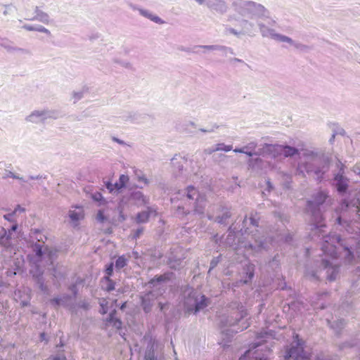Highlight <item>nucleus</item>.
Masks as SVG:
<instances>
[{
    "label": "nucleus",
    "mask_w": 360,
    "mask_h": 360,
    "mask_svg": "<svg viewBox=\"0 0 360 360\" xmlns=\"http://www.w3.org/2000/svg\"><path fill=\"white\" fill-rule=\"evenodd\" d=\"M352 245L343 243L342 240L336 233H330L322 236L321 250L326 256H330L333 259L340 257L345 262L349 263L353 259Z\"/></svg>",
    "instance_id": "f257e3e1"
},
{
    "label": "nucleus",
    "mask_w": 360,
    "mask_h": 360,
    "mask_svg": "<svg viewBox=\"0 0 360 360\" xmlns=\"http://www.w3.org/2000/svg\"><path fill=\"white\" fill-rule=\"evenodd\" d=\"M252 238L254 239L255 243L250 242L245 243L240 241L239 239L236 240V233L231 226L229 229V233L225 239V243L233 247L235 250H238L240 248H244L245 249H250L256 252L262 250H267L269 248L270 245L276 241H279L283 238V236L279 233L276 235V238H273V236L265 237L264 236H259L257 233L252 235Z\"/></svg>",
    "instance_id": "f03ea898"
},
{
    "label": "nucleus",
    "mask_w": 360,
    "mask_h": 360,
    "mask_svg": "<svg viewBox=\"0 0 360 360\" xmlns=\"http://www.w3.org/2000/svg\"><path fill=\"white\" fill-rule=\"evenodd\" d=\"M334 202V199L331 198L328 191H318L312 195V199L307 201V210L311 212L313 220L316 223L315 229L321 233L323 225L321 224L323 220L322 212L325 211L327 208L330 207Z\"/></svg>",
    "instance_id": "7ed1b4c3"
},
{
    "label": "nucleus",
    "mask_w": 360,
    "mask_h": 360,
    "mask_svg": "<svg viewBox=\"0 0 360 360\" xmlns=\"http://www.w3.org/2000/svg\"><path fill=\"white\" fill-rule=\"evenodd\" d=\"M303 155L306 158V162L298 165V172L303 173L302 168H304L307 174L313 173L314 178L321 181L328 170V160L322 154L314 151L307 150Z\"/></svg>",
    "instance_id": "20e7f679"
},
{
    "label": "nucleus",
    "mask_w": 360,
    "mask_h": 360,
    "mask_svg": "<svg viewBox=\"0 0 360 360\" xmlns=\"http://www.w3.org/2000/svg\"><path fill=\"white\" fill-rule=\"evenodd\" d=\"M322 270L326 271L327 280L333 281L339 274V265L328 261L327 259H322L319 265L318 262L316 264L315 267L307 266L304 276L311 281H316L320 279Z\"/></svg>",
    "instance_id": "39448f33"
},
{
    "label": "nucleus",
    "mask_w": 360,
    "mask_h": 360,
    "mask_svg": "<svg viewBox=\"0 0 360 360\" xmlns=\"http://www.w3.org/2000/svg\"><path fill=\"white\" fill-rule=\"evenodd\" d=\"M232 6L238 14L243 17H270V12L263 5L252 1L235 0Z\"/></svg>",
    "instance_id": "423d86ee"
},
{
    "label": "nucleus",
    "mask_w": 360,
    "mask_h": 360,
    "mask_svg": "<svg viewBox=\"0 0 360 360\" xmlns=\"http://www.w3.org/2000/svg\"><path fill=\"white\" fill-rule=\"evenodd\" d=\"M184 306L186 314H197L210 304V300L204 295L188 288L184 292Z\"/></svg>",
    "instance_id": "0eeeda50"
},
{
    "label": "nucleus",
    "mask_w": 360,
    "mask_h": 360,
    "mask_svg": "<svg viewBox=\"0 0 360 360\" xmlns=\"http://www.w3.org/2000/svg\"><path fill=\"white\" fill-rule=\"evenodd\" d=\"M166 279H167V277L165 275H161L151 279L148 282L149 287L154 289L141 297V306L146 313H148L151 311L154 301L165 291V290L162 289L164 287L162 283L165 281Z\"/></svg>",
    "instance_id": "6e6552de"
},
{
    "label": "nucleus",
    "mask_w": 360,
    "mask_h": 360,
    "mask_svg": "<svg viewBox=\"0 0 360 360\" xmlns=\"http://www.w3.org/2000/svg\"><path fill=\"white\" fill-rule=\"evenodd\" d=\"M174 198L182 200H185L186 199L195 200V212L198 214H202L204 213L205 206V200L200 196L199 192L194 186H190L184 191H179Z\"/></svg>",
    "instance_id": "1a4fd4ad"
},
{
    "label": "nucleus",
    "mask_w": 360,
    "mask_h": 360,
    "mask_svg": "<svg viewBox=\"0 0 360 360\" xmlns=\"http://www.w3.org/2000/svg\"><path fill=\"white\" fill-rule=\"evenodd\" d=\"M33 250L37 257V262L45 261L47 265H52L57 257V251L55 249L36 243L33 246Z\"/></svg>",
    "instance_id": "9d476101"
},
{
    "label": "nucleus",
    "mask_w": 360,
    "mask_h": 360,
    "mask_svg": "<svg viewBox=\"0 0 360 360\" xmlns=\"http://www.w3.org/2000/svg\"><path fill=\"white\" fill-rule=\"evenodd\" d=\"M144 339H148L144 354L145 360H161L163 357V346L151 337L145 335Z\"/></svg>",
    "instance_id": "9b49d317"
},
{
    "label": "nucleus",
    "mask_w": 360,
    "mask_h": 360,
    "mask_svg": "<svg viewBox=\"0 0 360 360\" xmlns=\"http://www.w3.org/2000/svg\"><path fill=\"white\" fill-rule=\"evenodd\" d=\"M58 117V112L56 110L41 109L32 111L25 117V120L31 123L38 124L44 122L49 119H57Z\"/></svg>",
    "instance_id": "f8f14e48"
},
{
    "label": "nucleus",
    "mask_w": 360,
    "mask_h": 360,
    "mask_svg": "<svg viewBox=\"0 0 360 360\" xmlns=\"http://www.w3.org/2000/svg\"><path fill=\"white\" fill-rule=\"evenodd\" d=\"M269 336H271V333H269L267 332L260 333L257 337L258 340H260L259 342L255 343L252 349H250L245 353V354L241 356L239 360H267V356L266 354H260L259 353V349L253 351L254 349L262 346V342H267L265 340V338H269Z\"/></svg>",
    "instance_id": "ddd939ff"
},
{
    "label": "nucleus",
    "mask_w": 360,
    "mask_h": 360,
    "mask_svg": "<svg viewBox=\"0 0 360 360\" xmlns=\"http://www.w3.org/2000/svg\"><path fill=\"white\" fill-rule=\"evenodd\" d=\"M18 229V224H13L11 229L6 231L2 228L0 230V245L5 248H9L13 244V240L17 237L16 231Z\"/></svg>",
    "instance_id": "4468645a"
},
{
    "label": "nucleus",
    "mask_w": 360,
    "mask_h": 360,
    "mask_svg": "<svg viewBox=\"0 0 360 360\" xmlns=\"http://www.w3.org/2000/svg\"><path fill=\"white\" fill-rule=\"evenodd\" d=\"M44 271L39 267V265H36L34 269L30 270V274L32 276L37 287L44 294H49V288L45 284V280L43 277Z\"/></svg>",
    "instance_id": "2eb2a0df"
},
{
    "label": "nucleus",
    "mask_w": 360,
    "mask_h": 360,
    "mask_svg": "<svg viewBox=\"0 0 360 360\" xmlns=\"http://www.w3.org/2000/svg\"><path fill=\"white\" fill-rule=\"evenodd\" d=\"M281 145L264 143L259 148V156L276 158L281 155Z\"/></svg>",
    "instance_id": "dca6fc26"
},
{
    "label": "nucleus",
    "mask_w": 360,
    "mask_h": 360,
    "mask_svg": "<svg viewBox=\"0 0 360 360\" xmlns=\"http://www.w3.org/2000/svg\"><path fill=\"white\" fill-rule=\"evenodd\" d=\"M338 167H340L339 172L335 176L334 181L335 182V186L337 188V191L339 193H344L347 191L348 188V179L345 177L344 174V165L340 161H338Z\"/></svg>",
    "instance_id": "f3484780"
},
{
    "label": "nucleus",
    "mask_w": 360,
    "mask_h": 360,
    "mask_svg": "<svg viewBox=\"0 0 360 360\" xmlns=\"http://www.w3.org/2000/svg\"><path fill=\"white\" fill-rule=\"evenodd\" d=\"M129 180V178L127 175L121 174L117 181H116L115 184L107 182L105 184V186L110 193H118L122 188L125 187Z\"/></svg>",
    "instance_id": "a211bd4d"
},
{
    "label": "nucleus",
    "mask_w": 360,
    "mask_h": 360,
    "mask_svg": "<svg viewBox=\"0 0 360 360\" xmlns=\"http://www.w3.org/2000/svg\"><path fill=\"white\" fill-rule=\"evenodd\" d=\"M217 214H208L207 217L210 220H214L219 224H224L226 220L231 217V214L227 208L221 206H217Z\"/></svg>",
    "instance_id": "6ab92c4d"
},
{
    "label": "nucleus",
    "mask_w": 360,
    "mask_h": 360,
    "mask_svg": "<svg viewBox=\"0 0 360 360\" xmlns=\"http://www.w3.org/2000/svg\"><path fill=\"white\" fill-rule=\"evenodd\" d=\"M204 4L210 10L221 14L226 13L228 8L224 0H205Z\"/></svg>",
    "instance_id": "aec40b11"
},
{
    "label": "nucleus",
    "mask_w": 360,
    "mask_h": 360,
    "mask_svg": "<svg viewBox=\"0 0 360 360\" xmlns=\"http://www.w3.org/2000/svg\"><path fill=\"white\" fill-rule=\"evenodd\" d=\"M257 143L256 141H250L247 145L240 148H235L233 151L238 153H244L249 157L255 155L259 156V149L257 150Z\"/></svg>",
    "instance_id": "412c9836"
},
{
    "label": "nucleus",
    "mask_w": 360,
    "mask_h": 360,
    "mask_svg": "<svg viewBox=\"0 0 360 360\" xmlns=\"http://www.w3.org/2000/svg\"><path fill=\"white\" fill-rule=\"evenodd\" d=\"M0 46L9 53H20L24 54L29 53L27 49L16 46L13 41L7 39H0Z\"/></svg>",
    "instance_id": "4be33fe9"
},
{
    "label": "nucleus",
    "mask_w": 360,
    "mask_h": 360,
    "mask_svg": "<svg viewBox=\"0 0 360 360\" xmlns=\"http://www.w3.org/2000/svg\"><path fill=\"white\" fill-rule=\"evenodd\" d=\"M130 199L138 207L144 206L149 203V198L140 191H132L130 194Z\"/></svg>",
    "instance_id": "5701e85b"
},
{
    "label": "nucleus",
    "mask_w": 360,
    "mask_h": 360,
    "mask_svg": "<svg viewBox=\"0 0 360 360\" xmlns=\"http://www.w3.org/2000/svg\"><path fill=\"white\" fill-rule=\"evenodd\" d=\"M34 13L35 14L33 16L25 18V20H37L44 24H49L51 21L50 16L47 13L44 12L38 6H36L34 8Z\"/></svg>",
    "instance_id": "b1692460"
},
{
    "label": "nucleus",
    "mask_w": 360,
    "mask_h": 360,
    "mask_svg": "<svg viewBox=\"0 0 360 360\" xmlns=\"http://www.w3.org/2000/svg\"><path fill=\"white\" fill-rule=\"evenodd\" d=\"M151 215H156V210L152 207H148L146 210L137 214L136 221L139 224L146 223Z\"/></svg>",
    "instance_id": "393cba45"
},
{
    "label": "nucleus",
    "mask_w": 360,
    "mask_h": 360,
    "mask_svg": "<svg viewBox=\"0 0 360 360\" xmlns=\"http://www.w3.org/2000/svg\"><path fill=\"white\" fill-rule=\"evenodd\" d=\"M250 224L252 226H258V221L255 218V217L251 216L249 219L245 217L243 221V228L240 229L241 234H250L252 233L253 231H249L250 228L248 226V224Z\"/></svg>",
    "instance_id": "a878e982"
},
{
    "label": "nucleus",
    "mask_w": 360,
    "mask_h": 360,
    "mask_svg": "<svg viewBox=\"0 0 360 360\" xmlns=\"http://www.w3.org/2000/svg\"><path fill=\"white\" fill-rule=\"evenodd\" d=\"M258 27L259 28V31L263 37H271V39L276 40V36L278 35V33H276L274 29L269 28L264 23L259 22Z\"/></svg>",
    "instance_id": "bb28decb"
},
{
    "label": "nucleus",
    "mask_w": 360,
    "mask_h": 360,
    "mask_svg": "<svg viewBox=\"0 0 360 360\" xmlns=\"http://www.w3.org/2000/svg\"><path fill=\"white\" fill-rule=\"evenodd\" d=\"M70 299V295H64L62 297H54L53 299H51L50 300V303L55 308H57L60 306L67 307L68 302L69 301Z\"/></svg>",
    "instance_id": "cd10ccee"
},
{
    "label": "nucleus",
    "mask_w": 360,
    "mask_h": 360,
    "mask_svg": "<svg viewBox=\"0 0 360 360\" xmlns=\"http://www.w3.org/2000/svg\"><path fill=\"white\" fill-rule=\"evenodd\" d=\"M137 10L139 12L140 15L150 20L151 21L156 22L158 24H163L164 23V21L160 18L154 15L150 11L143 9V8H137Z\"/></svg>",
    "instance_id": "c85d7f7f"
},
{
    "label": "nucleus",
    "mask_w": 360,
    "mask_h": 360,
    "mask_svg": "<svg viewBox=\"0 0 360 360\" xmlns=\"http://www.w3.org/2000/svg\"><path fill=\"white\" fill-rule=\"evenodd\" d=\"M22 27L27 31H34L46 34L48 36L51 35V33L49 30L40 25H32L25 24Z\"/></svg>",
    "instance_id": "c756f323"
},
{
    "label": "nucleus",
    "mask_w": 360,
    "mask_h": 360,
    "mask_svg": "<svg viewBox=\"0 0 360 360\" xmlns=\"http://www.w3.org/2000/svg\"><path fill=\"white\" fill-rule=\"evenodd\" d=\"M281 155H283L286 158L292 157L299 154V150L297 148L290 146L281 145Z\"/></svg>",
    "instance_id": "7c9ffc66"
},
{
    "label": "nucleus",
    "mask_w": 360,
    "mask_h": 360,
    "mask_svg": "<svg viewBox=\"0 0 360 360\" xmlns=\"http://www.w3.org/2000/svg\"><path fill=\"white\" fill-rule=\"evenodd\" d=\"M25 208L18 205L12 212L5 214L4 218L11 222H16L15 217L18 214V213H22L25 212Z\"/></svg>",
    "instance_id": "2f4dec72"
},
{
    "label": "nucleus",
    "mask_w": 360,
    "mask_h": 360,
    "mask_svg": "<svg viewBox=\"0 0 360 360\" xmlns=\"http://www.w3.org/2000/svg\"><path fill=\"white\" fill-rule=\"evenodd\" d=\"M69 217L71 221L74 223L75 226L77 225L78 221L83 218V212L82 210L79 211L70 210Z\"/></svg>",
    "instance_id": "473e14b6"
},
{
    "label": "nucleus",
    "mask_w": 360,
    "mask_h": 360,
    "mask_svg": "<svg viewBox=\"0 0 360 360\" xmlns=\"http://www.w3.org/2000/svg\"><path fill=\"white\" fill-rule=\"evenodd\" d=\"M245 270L246 271L248 279L244 281L241 280L240 282L243 283H248L254 277L255 265L252 264H248L246 265Z\"/></svg>",
    "instance_id": "72a5a7b5"
},
{
    "label": "nucleus",
    "mask_w": 360,
    "mask_h": 360,
    "mask_svg": "<svg viewBox=\"0 0 360 360\" xmlns=\"http://www.w3.org/2000/svg\"><path fill=\"white\" fill-rule=\"evenodd\" d=\"M127 259L124 257V255L120 256L115 261V269L117 270H120L124 268L127 264Z\"/></svg>",
    "instance_id": "f704fd0d"
},
{
    "label": "nucleus",
    "mask_w": 360,
    "mask_h": 360,
    "mask_svg": "<svg viewBox=\"0 0 360 360\" xmlns=\"http://www.w3.org/2000/svg\"><path fill=\"white\" fill-rule=\"evenodd\" d=\"M198 47L202 48L208 51H226L227 47L220 45H200Z\"/></svg>",
    "instance_id": "c9c22d12"
},
{
    "label": "nucleus",
    "mask_w": 360,
    "mask_h": 360,
    "mask_svg": "<svg viewBox=\"0 0 360 360\" xmlns=\"http://www.w3.org/2000/svg\"><path fill=\"white\" fill-rule=\"evenodd\" d=\"M87 92V89L83 88L82 89L77 91H73L72 94V98L74 99V103H77L78 101L82 99L84 97V95L85 93Z\"/></svg>",
    "instance_id": "e433bc0d"
},
{
    "label": "nucleus",
    "mask_w": 360,
    "mask_h": 360,
    "mask_svg": "<svg viewBox=\"0 0 360 360\" xmlns=\"http://www.w3.org/2000/svg\"><path fill=\"white\" fill-rule=\"evenodd\" d=\"M2 178L4 179H8V178H12L13 179H22L19 174H15V173L11 172V170L6 169H5V170H4Z\"/></svg>",
    "instance_id": "4c0bfd02"
},
{
    "label": "nucleus",
    "mask_w": 360,
    "mask_h": 360,
    "mask_svg": "<svg viewBox=\"0 0 360 360\" xmlns=\"http://www.w3.org/2000/svg\"><path fill=\"white\" fill-rule=\"evenodd\" d=\"M276 41H278L281 42H286V43L289 44L290 46H292L294 44V41H295L290 37H287L283 34H278V35L276 36Z\"/></svg>",
    "instance_id": "58836bf2"
},
{
    "label": "nucleus",
    "mask_w": 360,
    "mask_h": 360,
    "mask_svg": "<svg viewBox=\"0 0 360 360\" xmlns=\"http://www.w3.org/2000/svg\"><path fill=\"white\" fill-rule=\"evenodd\" d=\"M104 278L105 280V289L108 292L113 290L115 289V282L108 276H105Z\"/></svg>",
    "instance_id": "ea45409f"
},
{
    "label": "nucleus",
    "mask_w": 360,
    "mask_h": 360,
    "mask_svg": "<svg viewBox=\"0 0 360 360\" xmlns=\"http://www.w3.org/2000/svg\"><path fill=\"white\" fill-rule=\"evenodd\" d=\"M215 150L217 151L224 150L226 152L230 151L232 150V146L231 145H225L224 143H217L215 145Z\"/></svg>",
    "instance_id": "a19ab883"
},
{
    "label": "nucleus",
    "mask_w": 360,
    "mask_h": 360,
    "mask_svg": "<svg viewBox=\"0 0 360 360\" xmlns=\"http://www.w3.org/2000/svg\"><path fill=\"white\" fill-rule=\"evenodd\" d=\"M242 23L243 29L245 30V32H249L252 31L255 26L254 23L248 22V20H243Z\"/></svg>",
    "instance_id": "79ce46f5"
},
{
    "label": "nucleus",
    "mask_w": 360,
    "mask_h": 360,
    "mask_svg": "<svg viewBox=\"0 0 360 360\" xmlns=\"http://www.w3.org/2000/svg\"><path fill=\"white\" fill-rule=\"evenodd\" d=\"M169 264L172 268L176 269L181 264L180 259H175L174 257H169Z\"/></svg>",
    "instance_id": "37998d69"
},
{
    "label": "nucleus",
    "mask_w": 360,
    "mask_h": 360,
    "mask_svg": "<svg viewBox=\"0 0 360 360\" xmlns=\"http://www.w3.org/2000/svg\"><path fill=\"white\" fill-rule=\"evenodd\" d=\"M243 318V315L240 316V319H236L235 321H233L232 319H229V320H226L225 322H224L223 320H221V323L224 326H234L235 324L236 323V321H240V319Z\"/></svg>",
    "instance_id": "c03bdc74"
},
{
    "label": "nucleus",
    "mask_w": 360,
    "mask_h": 360,
    "mask_svg": "<svg viewBox=\"0 0 360 360\" xmlns=\"http://www.w3.org/2000/svg\"><path fill=\"white\" fill-rule=\"evenodd\" d=\"M96 218V220L101 223H103L107 219L103 214V210H98Z\"/></svg>",
    "instance_id": "a18cd8bd"
},
{
    "label": "nucleus",
    "mask_w": 360,
    "mask_h": 360,
    "mask_svg": "<svg viewBox=\"0 0 360 360\" xmlns=\"http://www.w3.org/2000/svg\"><path fill=\"white\" fill-rule=\"evenodd\" d=\"M357 205L355 208V211L356 212V217L357 219H355L360 224V198L357 199Z\"/></svg>",
    "instance_id": "49530a36"
},
{
    "label": "nucleus",
    "mask_w": 360,
    "mask_h": 360,
    "mask_svg": "<svg viewBox=\"0 0 360 360\" xmlns=\"http://www.w3.org/2000/svg\"><path fill=\"white\" fill-rule=\"evenodd\" d=\"M292 46H294L295 49H297L298 50H301V51H304V50L307 49V48H308L307 46H306L302 43L295 41H294Z\"/></svg>",
    "instance_id": "de8ad7c7"
},
{
    "label": "nucleus",
    "mask_w": 360,
    "mask_h": 360,
    "mask_svg": "<svg viewBox=\"0 0 360 360\" xmlns=\"http://www.w3.org/2000/svg\"><path fill=\"white\" fill-rule=\"evenodd\" d=\"M116 314V310H113L112 312L110 313L108 318L107 319V321L110 323V324H112L114 321H115V319H117L115 316Z\"/></svg>",
    "instance_id": "09e8293b"
},
{
    "label": "nucleus",
    "mask_w": 360,
    "mask_h": 360,
    "mask_svg": "<svg viewBox=\"0 0 360 360\" xmlns=\"http://www.w3.org/2000/svg\"><path fill=\"white\" fill-rule=\"evenodd\" d=\"M112 271H113V263H110L107 266V267L105 269L106 276H108V278H110V276L112 274Z\"/></svg>",
    "instance_id": "8fccbe9b"
},
{
    "label": "nucleus",
    "mask_w": 360,
    "mask_h": 360,
    "mask_svg": "<svg viewBox=\"0 0 360 360\" xmlns=\"http://www.w3.org/2000/svg\"><path fill=\"white\" fill-rule=\"evenodd\" d=\"M78 306L85 310L88 309L89 307V304L86 301H81L78 303Z\"/></svg>",
    "instance_id": "3c124183"
},
{
    "label": "nucleus",
    "mask_w": 360,
    "mask_h": 360,
    "mask_svg": "<svg viewBox=\"0 0 360 360\" xmlns=\"http://www.w3.org/2000/svg\"><path fill=\"white\" fill-rule=\"evenodd\" d=\"M122 321L119 319H115V321L113 322L112 324L113 327H115L117 329H120L122 327Z\"/></svg>",
    "instance_id": "603ef678"
},
{
    "label": "nucleus",
    "mask_w": 360,
    "mask_h": 360,
    "mask_svg": "<svg viewBox=\"0 0 360 360\" xmlns=\"http://www.w3.org/2000/svg\"><path fill=\"white\" fill-rule=\"evenodd\" d=\"M52 274H53V276L56 278H63V275L61 274L60 273H58L57 270L56 268H53V272H52Z\"/></svg>",
    "instance_id": "864d4df0"
},
{
    "label": "nucleus",
    "mask_w": 360,
    "mask_h": 360,
    "mask_svg": "<svg viewBox=\"0 0 360 360\" xmlns=\"http://www.w3.org/2000/svg\"><path fill=\"white\" fill-rule=\"evenodd\" d=\"M176 160H177V158H176V157L173 158L172 159V165H173V166H174V167H176H176H178L179 170H181V169H182L183 166H182V165H179V164H178V162H176Z\"/></svg>",
    "instance_id": "5fc2aeb1"
},
{
    "label": "nucleus",
    "mask_w": 360,
    "mask_h": 360,
    "mask_svg": "<svg viewBox=\"0 0 360 360\" xmlns=\"http://www.w3.org/2000/svg\"><path fill=\"white\" fill-rule=\"evenodd\" d=\"M216 151H217V150H215V145H214L211 148H206L204 152L206 154L211 155L212 153H213L214 152H216Z\"/></svg>",
    "instance_id": "6e6d98bb"
},
{
    "label": "nucleus",
    "mask_w": 360,
    "mask_h": 360,
    "mask_svg": "<svg viewBox=\"0 0 360 360\" xmlns=\"http://www.w3.org/2000/svg\"><path fill=\"white\" fill-rule=\"evenodd\" d=\"M142 233H143V229H142V228H141V229H137V230H136V231L134 232L133 238H139V237L141 236V234Z\"/></svg>",
    "instance_id": "4d7b16f0"
},
{
    "label": "nucleus",
    "mask_w": 360,
    "mask_h": 360,
    "mask_svg": "<svg viewBox=\"0 0 360 360\" xmlns=\"http://www.w3.org/2000/svg\"><path fill=\"white\" fill-rule=\"evenodd\" d=\"M218 262H219V258L218 257L213 259L211 261V262H210V268L211 269L214 268L217 265Z\"/></svg>",
    "instance_id": "13d9d810"
},
{
    "label": "nucleus",
    "mask_w": 360,
    "mask_h": 360,
    "mask_svg": "<svg viewBox=\"0 0 360 360\" xmlns=\"http://www.w3.org/2000/svg\"><path fill=\"white\" fill-rule=\"evenodd\" d=\"M93 198L96 201H100L103 197L100 193H96L93 195Z\"/></svg>",
    "instance_id": "bf43d9fd"
},
{
    "label": "nucleus",
    "mask_w": 360,
    "mask_h": 360,
    "mask_svg": "<svg viewBox=\"0 0 360 360\" xmlns=\"http://www.w3.org/2000/svg\"><path fill=\"white\" fill-rule=\"evenodd\" d=\"M70 290L75 295L77 293V287L76 284H73L70 287Z\"/></svg>",
    "instance_id": "052dcab7"
},
{
    "label": "nucleus",
    "mask_w": 360,
    "mask_h": 360,
    "mask_svg": "<svg viewBox=\"0 0 360 360\" xmlns=\"http://www.w3.org/2000/svg\"><path fill=\"white\" fill-rule=\"evenodd\" d=\"M226 32L228 33H230V34H233L234 35H238L239 34V32H238L236 30H234L233 28H227L226 29Z\"/></svg>",
    "instance_id": "680f3d73"
},
{
    "label": "nucleus",
    "mask_w": 360,
    "mask_h": 360,
    "mask_svg": "<svg viewBox=\"0 0 360 360\" xmlns=\"http://www.w3.org/2000/svg\"><path fill=\"white\" fill-rule=\"evenodd\" d=\"M112 141L120 144V145H126L125 142L118 138L112 137Z\"/></svg>",
    "instance_id": "e2e57ef3"
},
{
    "label": "nucleus",
    "mask_w": 360,
    "mask_h": 360,
    "mask_svg": "<svg viewBox=\"0 0 360 360\" xmlns=\"http://www.w3.org/2000/svg\"><path fill=\"white\" fill-rule=\"evenodd\" d=\"M345 325V322L343 320H340L336 323L337 329L342 328Z\"/></svg>",
    "instance_id": "0e129e2a"
},
{
    "label": "nucleus",
    "mask_w": 360,
    "mask_h": 360,
    "mask_svg": "<svg viewBox=\"0 0 360 360\" xmlns=\"http://www.w3.org/2000/svg\"><path fill=\"white\" fill-rule=\"evenodd\" d=\"M139 181H143L145 184H148V180L145 176H139Z\"/></svg>",
    "instance_id": "69168bd1"
},
{
    "label": "nucleus",
    "mask_w": 360,
    "mask_h": 360,
    "mask_svg": "<svg viewBox=\"0 0 360 360\" xmlns=\"http://www.w3.org/2000/svg\"><path fill=\"white\" fill-rule=\"evenodd\" d=\"M65 358L63 355H57L53 358V360H65Z\"/></svg>",
    "instance_id": "338daca9"
},
{
    "label": "nucleus",
    "mask_w": 360,
    "mask_h": 360,
    "mask_svg": "<svg viewBox=\"0 0 360 360\" xmlns=\"http://www.w3.org/2000/svg\"><path fill=\"white\" fill-rule=\"evenodd\" d=\"M178 212L180 213L181 211H182V214H186L188 213V210H184V207H178Z\"/></svg>",
    "instance_id": "774afa93"
}]
</instances>
